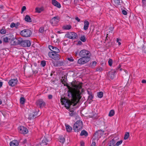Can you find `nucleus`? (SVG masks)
Here are the masks:
<instances>
[{"instance_id":"1","label":"nucleus","mask_w":146,"mask_h":146,"mask_svg":"<svg viewBox=\"0 0 146 146\" xmlns=\"http://www.w3.org/2000/svg\"><path fill=\"white\" fill-rule=\"evenodd\" d=\"M75 87L74 90H69L68 92L69 100L62 98L60 100L62 104L64 105L67 109L75 106L81 98L80 92L78 90L81 88V86L76 85Z\"/></svg>"},{"instance_id":"2","label":"nucleus","mask_w":146,"mask_h":146,"mask_svg":"<svg viewBox=\"0 0 146 146\" xmlns=\"http://www.w3.org/2000/svg\"><path fill=\"white\" fill-rule=\"evenodd\" d=\"M79 56L81 58L78 60V63L80 64H83L90 61L91 54L89 51L84 49L79 52Z\"/></svg>"},{"instance_id":"3","label":"nucleus","mask_w":146,"mask_h":146,"mask_svg":"<svg viewBox=\"0 0 146 146\" xmlns=\"http://www.w3.org/2000/svg\"><path fill=\"white\" fill-rule=\"evenodd\" d=\"M83 123L81 120L77 121L74 124L73 127L74 130L75 132H78L82 128Z\"/></svg>"},{"instance_id":"4","label":"nucleus","mask_w":146,"mask_h":146,"mask_svg":"<svg viewBox=\"0 0 146 146\" xmlns=\"http://www.w3.org/2000/svg\"><path fill=\"white\" fill-rule=\"evenodd\" d=\"M20 34L23 36L28 37L31 35L32 32L29 29H25L21 31Z\"/></svg>"},{"instance_id":"5","label":"nucleus","mask_w":146,"mask_h":146,"mask_svg":"<svg viewBox=\"0 0 146 146\" xmlns=\"http://www.w3.org/2000/svg\"><path fill=\"white\" fill-rule=\"evenodd\" d=\"M48 55L50 57L54 60H58L60 58V55L56 52L51 51L48 52Z\"/></svg>"},{"instance_id":"6","label":"nucleus","mask_w":146,"mask_h":146,"mask_svg":"<svg viewBox=\"0 0 146 146\" xmlns=\"http://www.w3.org/2000/svg\"><path fill=\"white\" fill-rule=\"evenodd\" d=\"M66 37L70 39H74L78 38V35L76 33L74 32L68 33L66 35Z\"/></svg>"},{"instance_id":"7","label":"nucleus","mask_w":146,"mask_h":146,"mask_svg":"<svg viewBox=\"0 0 146 146\" xmlns=\"http://www.w3.org/2000/svg\"><path fill=\"white\" fill-rule=\"evenodd\" d=\"M19 132L23 134H26L28 132V130L26 127L23 126H20L18 127Z\"/></svg>"},{"instance_id":"8","label":"nucleus","mask_w":146,"mask_h":146,"mask_svg":"<svg viewBox=\"0 0 146 146\" xmlns=\"http://www.w3.org/2000/svg\"><path fill=\"white\" fill-rule=\"evenodd\" d=\"M59 21L58 17L56 16L53 17L50 21V23L53 26L56 25Z\"/></svg>"},{"instance_id":"9","label":"nucleus","mask_w":146,"mask_h":146,"mask_svg":"<svg viewBox=\"0 0 146 146\" xmlns=\"http://www.w3.org/2000/svg\"><path fill=\"white\" fill-rule=\"evenodd\" d=\"M37 106L40 108L43 107L45 105V103L42 99L38 100L36 102Z\"/></svg>"},{"instance_id":"10","label":"nucleus","mask_w":146,"mask_h":146,"mask_svg":"<svg viewBox=\"0 0 146 146\" xmlns=\"http://www.w3.org/2000/svg\"><path fill=\"white\" fill-rule=\"evenodd\" d=\"M17 82L18 80L17 79H12L9 81L8 84L10 86H13L17 84Z\"/></svg>"},{"instance_id":"11","label":"nucleus","mask_w":146,"mask_h":146,"mask_svg":"<svg viewBox=\"0 0 146 146\" xmlns=\"http://www.w3.org/2000/svg\"><path fill=\"white\" fill-rule=\"evenodd\" d=\"M31 45V42L29 40H23L22 46L24 47H29Z\"/></svg>"},{"instance_id":"12","label":"nucleus","mask_w":146,"mask_h":146,"mask_svg":"<svg viewBox=\"0 0 146 146\" xmlns=\"http://www.w3.org/2000/svg\"><path fill=\"white\" fill-rule=\"evenodd\" d=\"M48 47L49 49L52 52H56V53H58L60 51L59 49L58 48L49 45Z\"/></svg>"},{"instance_id":"13","label":"nucleus","mask_w":146,"mask_h":146,"mask_svg":"<svg viewBox=\"0 0 146 146\" xmlns=\"http://www.w3.org/2000/svg\"><path fill=\"white\" fill-rule=\"evenodd\" d=\"M52 4L54 6L58 8H60L61 7L60 4L56 0H52Z\"/></svg>"},{"instance_id":"14","label":"nucleus","mask_w":146,"mask_h":146,"mask_svg":"<svg viewBox=\"0 0 146 146\" xmlns=\"http://www.w3.org/2000/svg\"><path fill=\"white\" fill-rule=\"evenodd\" d=\"M115 70H113L110 71L109 73V76L111 79H113L115 77Z\"/></svg>"},{"instance_id":"15","label":"nucleus","mask_w":146,"mask_h":146,"mask_svg":"<svg viewBox=\"0 0 146 146\" xmlns=\"http://www.w3.org/2000/svg\"><path fill=\"white\" fill-rule=\"evenodd\" d=\"M19 145V143L17 140H14L10 142V146H18Z\"/></svg>"},{"instance_id":"16","label":"nucleus","mask_w":146,"mask_h":146,"mask_svg":"<svg viewBox=\"0 0 146 146\" xmlns=\"http://www.w3.org/2000/svg\"><path fill=\"white\" fill-rule=\"evenodd\" d=\"M84 29L85 30H86L88 29L89 23L88 21L85 20L84 21Z\"/></svg>"},{"instance_id":"17","label":"nucleus","mask_w":146,"mask_h":146,"mask_svg":"<svg viewBox=\"0 0 146 146\" xmlns=\"http://www.w3.org/2000/svg\"><path fill=\"white\" fill-rule=\"evenodd\" d=\"M116 143L114 139L111 140L108 144V146H115Z\"/></svg>"},{"instance_id":"18","label":"nucleus","mask_w":146,"mask_h":146,"mask_svg":"<svg viewBox=\"0 0 146 146\" xmlns=\"http://www.w3.org/2000/svg\"><path fill=\"white\" fill-rule=\"evenodd\" d=\"M48 141L46 138L44 137L42 141L41 145L42 146L46 145L48 143Z\"/></svg>"},{"instance_id":"19","label":"nucleus","mask_w":146,"mask_h":146,"mask_svg":"<svg viewBox=\"0 0 146 146\" xmlns=\"http://www.w3.org/2000/svg\"><path fill=\"white\" fill-rule=\"evenodd\" d=\"M35 113H36L34 112H32V113H31L29 115V117H28V119L29 120H31L32 119L34 118L35 116Z\"/></svg>"},{"instance_id":"20","label":"nucleus","mask_w":146,"mask_h":146,"mask_svg":"<svg viewBox=\"0 0 146 146\" xmlns=\"http://www.w3.org/2000/svg\"><path fill=\"white\" fill-rule=\"evenodd\" d=\"M25 20L27 22H31L32 21L31 19V17L29 16L28 15H27L25 16Z\"/></svg>"},{"instance_id":"21","label":"nucleus","mask_w":146,"mask_h":146,"mask_svg":"<svg viewBox=\"0 0 146 146\" xmlns=\"http://www.w3.org/2000/svg\"><path fill=\"white\" fill-rule=\"evenodd\" d=\"M65 126L67 131L68 132H70L72 130V128L69 125L67 124H65Z\"/></svg>"},{"instance_id":"22","label":"nucleus","mask_w":146,"mask_h":146,"mask_svg":"<svg viewBox=\"0 0 146 146\" xmlns=\"http://www.w3.org/2000/svg\"><path fill=\"white\" fill-rule=\"evenodd\" d=\"M43 7L36 8V11L38 13H40L43 10Z\"/></svg>"},{"instance_id":"23","label":"nucleus","mask_w":146,"mask_h":146,"mask_svg":"<svg viewBox=\"0 0 146 146\" xmlns=\"http://www.w3.org/2000/svg\"><path fill=\"white\" fill-rule=\"evenodd\" d=\"M88 135V133L86 131L84 130L81 131L80 133V135L81 136L85 135L86 136Z\"/></svg>"},{"instance_id":"24","label":"nucleus","mask_w":146,"mask_h":146,"mask_svg":"<svg viewBox=\"0 0 146 146\" xmlns=\"http://www.w3.org/2000/svg\"><path fill=\"white\" fill-rule=\"evenodd\" d=\"M71 28V26L69 25H65L63 27V29L65 30H69Z\"/></svg>"},{"instance_id":"25","label":"nucleus","mask_w":146,"mask_h":146,"mask_svg":"<svg viewBox=\"0 0 146 146\" xmlns=\"http://www.w3.org/2000/svg\"><path fill=\"white\" fill-rule=\"evenodd\" d=\"M10 39V38L7 36H5L3 38V40L4 42H8Z\"/></svg>"},{"instance_id":"26","label":"nucleus","mask_w":146,"mask_h":146,"mask_svg":"<svg viewBox=\"0 0 146 146\" xmlns=\"http://www.w3.org/2000/svg\"><path fill=\"white\" fill-rule=\"evenodd\" d=\"M58 139L60 140V141L63 143L65 141V139L62 137L60 136L58 137Z\"/></svg>"},{"instance_id":"27","label":"nucleus","mask_w":146,"mask_h":146,"mask_svg":"<svg viewBox=\"0 0 146 146\" xmlns=\"http://www.w3.org/2000/svg\"><path fill=\"white\" fill-rule=\"evenodd\" d=\"M17 40V41L18 44L21 46L23 40L21 38H19Z\"/></svg>"},{"instance_id":"28","label":"nucleus","mask_w":146,"mask_h":146,"mask_svg":"<svg viewBox=\"0 0 146 146\" xmlns=\"http://www.w3.org/2000/svg\"><path fill=\"white\" fill-rule=\"evenodd\" d=\"M80 39L82 42H85L86 41V36L84 35H82L80 37Z\"/></svg>"},{"instance_id":"29","label":"nucleus","mask_w":146,"mask_h":146,"mask_svg":"<svg viewBox=\"0 0 146 146\" xmlns=\"http://www.w3.org/2000/svg\"><path fill=\"white\" fill-rule=\"evenodd\" d=\"M114 111L113 110H111L109 112V116L110 117H112L114 115Z\"/></svg>"},{"instance_id":"30","label":"nucleus","mask_w":146,"mask_h":146,"mask_svg":"<svg viewBox=\"0 0 146 146\" xmlns=\"http://www.w3.org/2000/svg\"><path fill=\"white\" fill-rule=\"evenodd\" d=\"M129 132H127L125 133L124 137V139L125 140L127 139L129 136Z\"/></svg>"},{"instance_id":"31","label":"nucleus","mask_w":146,"mask_h":146,"mask_svg":"<svg viewBox=\"0 0 146 146\" xmlns=\"http://www.w3.org/2000/svg\"><path fill=\"white\" fill-rule=\"evenodd\" d=\"M103 92H98V93L97 96L99 98H101L103 97Z\"/></svg>"},{"instance_id":"32","label":"nucleus","mask_w":146,"mask_h":146,"mask_svg":"<svg viewBox=\"0 0 146 146\" xmlns=\"http://www.w3.org/2000/svg\"><path fill=\"white\" fill-rule=\"evenodd\" d=\"M25 99L23 97H21L20 98V103L21 104H24L25 102Z\"/></svg>"},{"instance_id":"33","label":"nucleus","mask_w":146,"mask_h":146,"mask_svg":"<svg viewBox=\"0 0 146 146\" xmlns=\"http://www.w3.org/2000/svg\"><path fill=\"white\" fill-rule=\"evenodd\" d=\"M96 64H97V62H96V61H93L91 64V67L92 68H93L96 65Z\"/></svg>"},{"instance_id":"34","label":"nucleus","mask_w":146,"mask_h":146,"mask_svg":"<svg viewBox=\"0 0 146 146\" xmlns=\"http://www.w3.org/2000/svg\"><path fill=\"white\" fill-rule=\"evenodd\" d=\"M6 33L5 30L4 29H2L1 30L0 33L2 34H5Z\"/></svg>"},{"instance_id":"35","label":"nucleus","mask_w":146,"mask_h":146,"mask_svg":"<svg viewBox=\"0 0 146 146\" xmlns=\"http://www.w3.org/2000/svg\"><path fill=\"white\" fill-rule=\"evenodd\" d=\"M113 61L111 59H109L108 61V63L110 66H111L112 64Z\"/></svg>"},{"instance_id":"36","label":"nucleus","mask_w":146,"mask_h":146,"mask_svg":"<svg viewBox=\"0 0 146 146\" xmlns=\"http://www.w3.org/2000/svg\"><path fill=\"white\" fill-rule=\"evenodd\" d=\"M46 62L45 61H42L41 63V66L42 67H44L45 66Z\"/></svg>"},{"instance_id":"37","label":"nucleus","mask_w":146,"mask_h":146,"mask_svg":"<svg viewBox=\"0 0 146 146\" xmlns=\"http://www.w3.org/2000/svg\"><path fill=\"white\" fill-rule=\"evenodd\" d=\"M122 141L121 140L117 142L116 144V145L117 146H119V145H121L122 143Z\"/></svg>"},{"instance_id":"38","label":"nucleus","mask_w":146,"mask_h":146,"mask_svg":"<svg viewBox=\"0 0 146 146\" xmlns=\"http://www.w3.org/2000/svg\"><path fill=\"white\" fill-rule=\"evenodd\" d=\"M67 59L69 61L71 62H73L74 60L73 58L72 57H70L69 58H68Z\"/></svg>"},{"instance_id":"39","label":"nucleus","mask_w":146,"mask_h":146,"mask_svg":"<svg viewBox=\"0 0 146 146\" xmlns=\"http://www.w3.org/2000/svg\"><path fill=\"white\" fill-rule=\"evenodd\" d=\"M103 68L102 67H98L97 68L96 71H101L103 70Z\"/></svg>"},{"instance_id":"40","label":"nucleus","mask_w":146,"mask_h":146,"mask_svg":"<svg viewBox=\"0 0 146 146\" xmlns=\"http://www.w3.org/2000/svg\"><path fill=\"white\" fill-rule=\"evenodd\" d=\"M26 7L25 6H23L22 7V9H21V13H23V12L24 11H25L26 10Z\"/></svg>"},{"instance_id":"41","label":"nucleus","mask_w":146,"mask_h":146,"mask_svg":"<svg viewBox=\"0 0 146 146\" xmlns=\"http://www.w3.org/2000/svg\"><path fill=\"white\" fill-rule=\"evenodd\" d=\"M44 31V29L43 27H41L39 29V32L41 33H43Z\"/></svg>"},{"instance_id":"42","label":"nucleus","mask_w":146,"mask_h":146,"mask_svg":"<svg viewBox=\"0 0 146 146\" xmlns=\"http://www.w3.org/2000/svg\"><path fill=\"white\" fill-rule=\"evenodd\" d=\"M115 3L117 4L118 5L120 3V0H113Z\"/></svg>"},{"instance_id":"43","label":"nucleus","mask_w":146,"mask_h":146,"mask_svg":"<svg viewBox=\"0 0 146 146\" xmlns=\"http://www.w3.org/2000/svg\"><path fill=\"white\" fill-rule=\"evenodd\" d=\"M15 27L16 28H18V26L20 25V24L18 23L17 22L16 23H15Z\"/></svg>"},{"instance_id":"44","label":"nucleus","mask_w":146,"mask_h":146,"mask_svg":"<svg viewBox=\"0 0 146 146\" xmlns=\"http://www.w3.org/2000/svg\"><path fill=\"white\" fill-rule=\"evenodd\" d=\"M121 41V39L118 38L117 39V42L118 43L119 45H120L121 44V43L120 42Z\"/></svg>"},{"instance_id":"45","label":"nucleus","mask_w":146,"mask_h":146,"mask_svg":"<svg viewBox=\"0 0 146 146\" xmlns=\"http://www.w3.org/2000/svg\"><path fill=\"white\" fill-rule=\"evenodd\" d=\"M122 13L123 14L125 15H127V11L125 10H123L122 11Z\"/></svg>"},{"instance_id":"46","label":"nucleus","mask_w":146,"mask_h":146,"mask_svg":"<svg viewBox=\"0 0 146 146\" xmlns=\"http://www.w3.org/2000/svg\"><path fill=\"white\" fill-rule=\"evenodd\" d=\"M10 27L11 28H13L14 27H15V23H12L10 25Z\"/></svg>"},{"instance_id":"47","label":"nucleus","mask_w":146,"mask_h":146,"mask_svg":"<svg viewBox=\"0 0 146 146\" xmlns=\"http://www.w3.org/2000/svg\"><path fill=\"white\" fill-rule=\"evenodd\" d=\"M75 19L78 22L80 21V19L78 17H76Z\"/></svg>"},{"instance_id":"48","label":"nucleus","mask_w":146,"mask_h":146,"mask_svg":"<svg viewBox=\"0 0 146 146\" xmlns=\"http://www.w3.org/2000/svg\"><path fill=\"white\" fill-rule=\"evenodd\" d=\"M84 143L83 141H82L80 142V145L81 146H84Z\"/></svg>"},{"instance_id":"49","label":"nucleus","mask_w":146,"mask_h":146,"mask_svg":"<svg viewBox=\"0 0 146 146\" xmlns=\"http://www.w3.org/2000/svg\"><path fill=\"white\" fill-rule=\"evenodd\" d=\"M93 98V96L92 95L88 96V99L90 100H92Z\"/></svg>"},{"instance_id":"50","label":"nucleus","mask_w":146,"mask_h":146,"mask_svg":"<svg viewBox=\"0 0 146 146\" xmlns=\"http://www.w3.org/2000/svg\"><path fill=\"white\" fill-rule=\"evenodd\" d=\"M142 82L143 84H146V79L143 80L141 81Z\"/></svg>"},{"instance_id":"51","label":"nucleus","mask_w":146,"mask_h":146,"mask_svg":"<svg viewBox=\"0 0 146 146\" xmlns=\"http://www.w3.org/2000/svg\"><path fill=\"white\" fill-rule=\"evenodd\" d=\"M63 62H58V64H59L60 66L62 65L63 64Z\"/></svg>"},{"instance_id":"52","label":"nucleus","mask_w":146,"mask_h":146,"mask_svg":"<svg viewBox=\"0 0 146 146\" xmlns=\"http://www.w3.org/2000/svg\"><path fill=\"white\" fill-rule=\"evenodd\" d=\"M96 143L95 142H93L91 146H96Z\"/></svg>"},{"instance_id":"53","label":"nucleus","mask_w":146,"mask_h":146,"mask_svg":"<svg viewBox=\"0 0 146 146\" xmlns=\"http://www.w3.org/2000/svg\"><path fill=\"white\" fill-rule=\"evenodd\" d=\"M52 95H49L48 96V99H51L52 98Z\"/></svg>"},{"instance_id":"54","label":"nucleus","mask_w":146,"mask_h":146,"mask_svg":"<svg viewBox=\"0 0 146 146\" xmlns=\"http://www.w3.org/2000/svg\"><path fill=\"white\" fill-rule=\"evenodd\" d=\"M142 1L143 4H145L146 3V0H142Z\"/></svg>"},{"instance_id":"55","label":"nucleus","mask_w":146,"mask_h":146,"mask_svg":"<svg viewBox=\"0 0 146 146\" xmlns=\"http://www.w3.org/2000/svg\"><path fill=\"white\" fill-rule=\"evenodd\" d=\"M3 84V83L2 82H0V88H1Z\"/></svg>"},{"instance_id":"56","label":"nucleus","mask_w":146,"mask_h":146,"mask_svg":"<svg viewBox=\"0 0 146 146\" xmlns=\"http://www.w3.org/2000/svg\"><path fill=\"white\" fill-rule=\"evenodd\" d=\"M78 54H79V53L78 51L76 52H75V54L76 56Z\"/></svg>"},{"instance_id":"57","label":"nucleus","mask_w":146,"mask_h":146,"mask_svg":"<svg viewBox=\"0 0 146 146\" xmlns=\"http://www.w3.org/2000/svg\"><path fill=\"white\" fill-rule=\"evenodd\" d=\"M26 142V139H25L24 140V141H23V143H25Z\"/></svg>"},{"instance_id":"58","label":"nucleus","mask_w":146,"mask_h":146,"mask_svg":"<svg viewBox=\"0 0 146 146\" xmlns=\"http://www.w3.org/2000/svg\"><path fill=\"white\" fill-rule=\"evenodd\" d=\"M143 52H144V53L146 54V51H145V50H143Z\"/></svg>"},{"instance_id":"59","label":"nucleus","mask_w":146,"mask_h":146,"mask_svg":"<svg viewBox=\"0 0 146 146\" xmlns=\"http://www.w3.org/2000/svg\"><path fill=\"white\" fill-rule=\"evenodd\" d=\"M2 101L1 100H0V104H2Z\"/></svg>"},{"instance_id":"60","label":"nucleus","mask_w":146,"mask_h":146,"mask_svg":"<svg viewBox=\"0 0 146 146\" xmlns=\"http://www.w3.org/2000/svg\"><path fill=\"white\" fill-rule=\"evenodd\" d=\"M2 43V41L1 40H0V44Z\"/></svg>"},{"instance_id":"61","label":"nucleus","mask_w":146,"mask_h":146,"mask_svg":"<svg viewBox=\"0 0 146 146\" xmlns=\"http://www.w3.org/2000/svg\"><path fill=\"white\" fill-rule=\"evenodd\" d=\"M70 111H72H72H71V110H70Z\"/></svg>"},{"instance_id":"62","label":"nucleus","mask_w":146,"mask_h":146,"mask_svg":"<svg viewBox=\"0 0 146 146\" xmlns=\"http://www.w3.org/2000/svg\"><path fill=\"white\" fill-rule=\"evenodd\" d=\"M108 34H107V36H108ZM108 36H107V37Z\"/></svg>"}]
</instances>
